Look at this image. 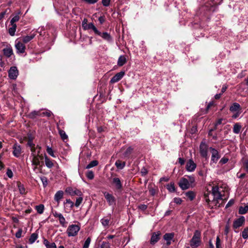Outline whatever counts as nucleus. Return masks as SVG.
I'll return each instance as SVG.
<instances>
[{
	"instance_id": "obj_60",
	"label": "nucleus",
	"mask_w": 248,
	"mask_h": 248,
	"mask_svg": "<svg viewBox=\"0 0 248 248\" xmlns=\"http://www.w3.org/2000/svg\"><path fill=\"white\" fill-rule=\"evenodd\" d=\"M6 174L7 176L10 178L13 177V173L12 171L10 169H8L7 170Z\"/></svg>"
},
{
	"instance_id": "obj_27",
	"label": "nucleus",
	"mask_w": 248,
	"mask_h": 248,
	"mask_svg": "<svg viewBox=\"0 0 248 248\" xmlns=\"http://www.w3.org/2000/svg\"><path fill=\"white\" fill-rule=\"evenodd\" d=\"M126 62V59L124 55H121L118 60L117 64L119 66H123Z\"/></svg>"
},
{
	"instance_id": "obj_35",
	"label": "nucleus",
	"mask_w": 248,
	"mask_h": 248,
	"mask_svg": "<svg viewBox=\"0 0 248 248\" xmlns=\"http://www.w3.org/2000/svg\"><path fill=\"white\" fill-rule=\"evenodd\" d=\"M21 14V12L19 11L16 15L11 19L10 23L11 25L16 24L15 22L18 21L19 20V15Z\"/></svg>"
},
{
	"instance_id": "obj_24",
	"label": "nucleus",
	"mask_w": 248,
	"mask_h": 248,
	"mask_svg": "<svg viewBox=\"0 0 248 248\" xmlns=\"http://www.w3.org/2000/svg\"><path fill=\"white\" fill-rule=\"evenodd\" d=\"M92 30L94 33L96 34V32H98L97 29L95 27L93 23H90L88 24L87 25H85V27L83 29L84 30Z\"/></svg>"
},
{
	"instance_id": "obj_63",
	"label": "nucleus",
	"mask_w": 248,
	"mask_h": 248,
	"mask_svg": "<svg viewBox=\"0 0 248 248\" xmlns=\"http://www.w3.org/2000/svg\"><path fill=\"white\" fill-rule=\"evenodd\" d=\"M234 203V201L233 199L230 200L226 205V208H228L232 206Z\"/></svg>"
},
{
	"instance_id": "obj_7",
	"label": "nucleus",
	"mask_w": 248,
	"mask_h": 248,
	"mask_svg": "<svg viewBox=\"0 0 248 248\" xmlns=\"http://www.w3.org/2000/svg\"><path fill=\"white\" fill-rule=\"evenodd\" d=\"M15 48L16 53L18 54H23L25 51V46L22 42L16 40L15 41Z\"/></svg>"
},
{
	"instance_id": "obj_44",
	"label": "nucleus",
	"mask_w": 248,
	"mask_h": 248,
	"mask_svg": "<svg viewBox=\"0 0 248 248\" xmlns=\"http://www.w3.org/2000/svg\"><path fill=\"white\" fill-rule=\"evenodd\" d=\"M41 180L42 182L44 187H46L48 184L47 179L45 176H42L40 177Z\"/></svg>"
},
{
	"instance_id": "obj_10",
	"label": "nucleus",
	"mask_w": 248,
	"mask_h": 248,
	"mask_svg": "<svg viewBox=\"0 0 248 248\" xmlns=\"http://www.w3.org/2000/svg\"><path fill=\"white\" fill-rule=\"evenodd\" d=\"M200 152L201 155L206 158L208 155V146L204 142H202L200 145Z\"/></svg>"
},
{
	"instance_id": "obj_54",
	"label": "nucleus",
	"mask_w": 248,
	"mask_h": 248,
	"mask_svg": "<svg viewBox=\"0 0 248 248\" xmlns=\"http://www.w3.org/2000/svg\"><path fill=\"white\" fill-rule=\"evenodd\" d=\"M109 221V219L107 218H103L101 220V223L104 226H108V225Z\"/></svg>"
},
{
	"instance_id": "obj_16",
	"label": "nucleus",
	"mask_w": 248,
	"mask_h": 248,
	"mask_svg": "<svg viewBox=\"0 0 248 248\" xmlns=\"http://www.w3.org/2000/svg\"><path fill=\"white\" fill-rule=\"evenodd\" d=\"M161 233L159 232H154L152 233L150 241L152 245H154L160 239Z\"/></svg>"
},
{
	"instance_id": "obj_13",
	"label": "nucleus",
	"mask_w": 248,
	"mask_h": 248,
	"mask_svg": "<svg viewBox=\"0 0 248 248\" xmlns=\"http://www.w3.org/2000/svg\"><path fill=\"white\" fill-rule=\"evenodd\" d=\"M196 164L194 163V161L190 159H189L186 163V168L187 171L193 172L196 168Z\"/></svg>"
},
{
	"instance_id": "obj_26",
	"label": "nucleus",
	"mask_w": 248,
	"mask_h": 248,
	"mask_svg": "<svg viewBox=\"0 0 248 248\" xmlns=\"http://www.w3.org/2000/svg\"><path fill=\"white\" fill-rule=\"evenodd\" d=\"M185 195L191 201H193L196 197V193L193 191H188L186 192Z\"/></svg>"
},
{
	"instance_id": "obj_45",
	"label": "nucleus",
	"mask_w": 248,
	"mask_h": 248,
	"mask_svg": "<svg viewBox=\"0 0 248 248\" xmlns=\"http://www.w3.org/2000/svg\"><path fill=\"white\" fill-rule=\"evenodd\" d=\"M242 236L245 239L248 238V228H245L243 231L242 232Z\"/></svg>"
},
{
	"instance_id": "obj_30",
	"label": "nucleus",
	"mask_w": 248,
	"mask_h": 248,
	"mask_svg": "<svg viewBox=\"0 0 248 248\" xmlns=\"http://www.w3.org/2000/svg\"><path fill=\"white\" fill-rule=\"evenodd\" d=\"M240 108V105L237 103H234L230 108V110L231 112L238 111Z\"/></svg>"
},
{
	"instance_id": "obj_18",
	"label": "nucleus",
	"mask_w": 248,
	"mask_h": 248,
	"mask_svg": "<svg viewBox=\"0 0 248 248\" xmlns=\"http://www.w3.org/2000/svg\"><path fill=\"white\" fill-rule=\"evenodd\" d=\"M245 218L244 216H241L239 218L235 220L233 222V227L234 229H237L241 227L244 223Z\"/></svg>"
},
{
	"instance_id": "obj_33",
	"label": "nucleus",
	"mask_w": 248,
	"mask_h": 248,
	"mask_svg": "<svg viewBox=\"0 0 248 248\" xmlns=\"http://www.w3.org/2000/svg\"><path fill=\"white\" fill-rule=\"evenodd\" d=\"M37 116H40V111L34 110L28 114L29 117L31 119H34Z\"/></svg>"
},
{
	"instance_id": "obj_3",
	"label": "nucleus",
	"mask_w": 248,
	"mask_h": 248,
	"mask_svg": "<svg viewBox=\"0 0 248 248\" xmlns=\"http://www.w3.org/2000/svg\"><path fill=\"white\" fill-rule=\"evenodd\" d=\"M204 200L207 205L210 208H213V206L217 204V202H216L210 192H207L204 194Z\"/></svg>"
},
{
	"instance_id": "obj_36",
	"label": "nucleus",
	"mask_w": 248,
	"mask_h": 248,
	"mask_svg": "<svg viewBox=\"0 0 248 248\" xmlns=\"http://www.w3.org/2000/svg\"><path fill=\"white\" fill-rule=\"evenodd\" d=\"M44 205L42 204L36 205L35 207V209L39 214H42L44 212Z\"/></svg>"
},
{
	"instance_id": "obj_15",
	"label": "nucleus",
	"mask_w": 248,
	"mask_h": 248,
	"mask_svg": "<svg viewBox=\"0 0 248 248\" xmlns=\"http://www.w3.org/2000/svg\"><path fill=\"white\" fill-rule=\"evenodd\" d=\"M2 51L4 56L7 58H9L14 54L12 47L9 44L6 45V47L3 49Z\"/></svg>"
},
{
	"instance_id": "obj_12",
	"label": "nucleus",
	"mask_w": 248,
	"mask_h": 248,
	"mask_svg": "<svg viewBox=\"0 0 248 248\" xmlns=\"http://www.w3.org/2000/svg\"><path fill=\"white\" fill-rule=\"evenodd\" d=\"M210 150L212 153L211 161L216 163L220 157L218 152L215 149L210 147Z\"/></svg>"
},
{
	"instance_id": "obj_50",
	"label": "nucleus",
	"mask_w": 248,
	"mask_h": 248,
	"mask_svg": "<svg viewBox=\"0 0 248 248\" xmlns=\"http://www.w3.org/2000/svg\"><path fill=\"white\" fill-rule=\"evenodd\" d=\"M83 201V198L82 197H79L77 199L74 205H75L77 207H78L80 204Z\"/></svg>"
},
{
	"instance_id": "obj_9",
	"label": "nucleus",
	"mask_w": 248,
	"mask_h": 248,
	"mask_svg": "<svg viewBox=\"0 0 248 248\" xmlns=\"http://www.w3.org/2000/svg\"><path fill=\"white\" fill-rule=\"evenodd\" d=\"M178 185L181 189L183 190L188 189L190 186V184L188 180L184 177L180 179Z\"/></svg>"
},
{
	"instance_id": "obj_38",
	"label": "nucleus",
	"mask_w": 248,
	"mask_h": 248,
	"mask_svg": "<svg viewBox=\"0 0 248 248\" xmlns=\"http://www.w3.org/2000/svg\"><path fill=\"white\" fill-rule=\"evenodd\" d=\"M59 133L61 138L62 139V140L63 141H65V140L67 139L68 136L66 135V134L65 133L64 131L61 130V129H59Z\"/></svg>"
},
{
	"instance_id": "obj_46",
	"label": "nucleus",
	"mask_w": 248,
	"mask_h": 248,
	"mask_svg": "<svg viewBox=\"0 0 248 248\" xmlns=\"http://www.w3.org/2000/svg\"><path fill=\"white\" fill-rule=\"evenodd\" d=\"M47 153L52 157H56V155L54 154V152L51 147L47 146L46 148Z\"/></svg>"
},
{
	"instance_id": "obj_53",
	"label": "nucleus",
	"mask_w": 248,
	"mask_h": 248,
	"mask_svg": "<svg viewBox=\"0 0 248 248\" xmlns=\"http://www.w3.org/2000/svg\"><path fill=\"white\" fill-rule=\"evenodd\" d=\"M216 248H222L220 240L218 236H217L216 239Z\"/></svg>"
},
{
	"instance_id": "obj_61",
	"label": "nucleus",
	"mask_w": 248,
	"mask_h": 248,
	"mask_svg": "<svg viewBox=\"0 0 248 248\" xmlns=\"http://www.w3.org/2000/svg\"><path fill=\"white\" fill-rule=\"evenodd\" d=\"M138 208L142 211H144L147 208V206L145 204H140L138 206Z\"/></svg>"
},
{
	"instance_id": "obj_25",
	"label": "nucleus",
	"mask_w": 248,
	"mask_h": 248,
	"mask_svg": "<svg viewBox=\"0 0 248 248\" xmlns=\"http://www.w3.org/2000/svg\"><path fill=\"white\" fill-rule=\"evenodd\" d=\"M45 162L46 167L49 169H51L54 166V164L52 160L46 155H45Z\"/></svg>"
},
{
	"instance_id": "obj_43",
	"label": "nucleus",
	"mask_w": 248,
	"mask_h": 248,
	"mask_svg": "<svg viewBox=\"0 0 248 248\" xmlns=\"http://www.w3.org/2000/svg\"><path fill=\"white\" fill-rule=\"evenodd\" d=\"M91 242V238L88 237L84 243L83 248H89Z\"/></svg>"
},
{
	"instance_id": "obj_1",
	"label": "nucleus",
	"mask_w": 248,
	"mask_h": 248,
	"mask_svg": "<svg viewBox=\"0 0 248 248\" xmlns=\"http://www.w3.org/2000/svg\"><path fill=\"white\" fill-rule=\"evenodd\" d=\"M190 245L192 248H197L202 244L201 232L198 230L195 231L193 235L190 240Z\"/></svg>"
},
{
	"instance_id": "obj_42",
	"label": "nucleus",
	"mask_w": 248,
	"mask_h": 248,
	"mask_svg": "<svg viewBox=\"0 0 248 248\" xmlns=\"http://www.w3.org/2000/svg\"><path fill=\"white\" fill-rule=\"evenodd\" d=\"M98 164V162L97 160H93L91 161L86 167V169H90L93 167L96 166Z\"/></svg>"
},
{
	"instance_id": "obj_47",
	"label": "nucleus",
	"mask_w": 248,
	"mask_h": 248,
	"mask_svg": "<svg viewBox=\"0 0 248 248\" xmlns=\"http://www.w3.org/2000/svg\"><path fill=\"white\" fill-rule=\"evenodd\" d=\"M86 177L90 180H92L94 178V173L93 171L89 170L86 173Z\"/></svg>"
},
{
	"instance_id": "obj_5",
	"label": "nucleus",
	"mask_w": 248,
	"mask_h": 248,
	"mask_svg": "<svg viewBox=\"0 0 248 248\" xmlns=\"http://www.w3.org/2000/svg\"><path fill=\"white\" fill-rule=\"evenodd\" d=\"M213 198L217 203L218 200L222 199V195L219 191V188L217 186H213L212 188V192L211 193Z\"/></svg>"
},
{
	"instance_id": "obj_49",
	"label": "nucleus",
	"mask_w": 248,
	"mask_h": 248,
	"mask_svg": "<svg viewBox=\"0 0 248 248\" xmlns=\"http://www.w3.org/2000/svg\"><path fill=\"white\" fill-rule=\"evenodd\" d=\"M100 248H110V244L108 242L103 241L101 243Z\"/></svg>"
},
{
	"instance_id": "obj_8",
	"label": "nucleus",
	"mask_w": 248,
	"mask_h": 248,
	"mask_svg": "<svg viewBox=\"0 0 248 248\" xmlns=\"http://www.w3.org/2000/svg\"><path fill=\"white\" fill-rule=\"evenodd\" d=\"M52 214L55 217L59 219V222L62 226L63 227H66L67 222L62 214L58 213L57 211H54L52 212Z\"/></svg>"
},
{
	"instance_id": "obj_19",
	"label": "nucleus",
	"mask_w": 248,
	"mask_h": 248,
	"mask_svg": "<svg viewBox=\"0 0 248 248\" xmlns=\"http://www.w3.org/2000/svg\"><path fill=\"white\" fill-rule=\"evenodd\" d=\"M65 192L71 196L78 195L81 196L82 195V193L77 188L74 189L71 187H67L65 190Z\"/></svg>"
},
{
	"instance_id": "obj_51",
	"label": "nucleus",
	"mask_w": 248,
	"mask_h": 248,
	"mask_svg": "<svg viewBox=\"0 0 248 248\" xmlns=\"http://www.w3.org/2000/svg\"><path fill=\"white\" fill-rule=\"evenodd\" d=\"M51 112L50 111H44L43 112H40V116L41 117H44L45 116H46L48 117H50L51 116Z\"/></svg>"
},
{
	"instance_id": "obj_14",
	"label": "nucleus",
	"mask_w": 248,
	"mask_h": 248,
	"mask_svg": "<svg viewBox=\"0 0 248 248\" xmlns=\"http://www.w3.org/2000/svg\"><path fill=\"white\" fill-rule=\"evenodd\" d=\"M125 73L124 71H121L114 75L110 79V82L111 83H114L120 80L124 76Z\"/></svg>"
},
{
	"instance_id": "obj_37",
	"label": "nucleus",
	"mask_w": 248,
	"mask_h": 248,
	"mask_svg": "<svg viewBox=\"0 0 248 248\" xmlns=\"http://www.w3.org/2000/svg\"><path fill=\"white\" fill-rule=\"evenodd\" d=\"M167 189L170 192H174L176 190L174 184L173 183H170L167 185Z\"/></svg>"
},
{
	"instance_id": "obj_4",
	"label": "nucleus",
	"mask_w": 248,
	"mask_h": 248,
	"mask_svg": "<svg viewBox=\"0 0 248 248\" xmlns=\"http://www.w3.org/2000/svg\"><path fill=\"white\" fill-rule=\"evenodd\" d=\"M104 196L109 206L114 207L116 204V199L114 196L108 192H103Z\"/></svg>"
},
{
	"instance_id": "obj_22",
	"label": "nucleus",
	"mask_w": 248,
	"mask_h": 248,
	"mask_svg": "<svg viewBox=\"0 0 248 248\" xmlns=\"http://www.w3.org/2000/svg\"><path fill=\"white\" fill-rule=\"evenodd\" d=\"M43 244L46 248H57L56 245L54 242H50L46 239H44Z\"/></svg>"
},
{
	"instance_id": "obj_41",
	"label": "nucleus",
	"mask_w": 248,
	"mask_h": 248,
	"mask_svg": "<svg viewBox=\"0 0 248 248\" xmlns=\"http://www.w3.org/2000/svg\"><path fill=\"white\" fill-rule=\"evenodd\" d=\"M133 148L131 146L128 147L124 153V155L125 157H128L132 153Z\"/></svg>"
},
{
	"instance_id": "obj_56",
	"label": "nucleus",
	"mask_w": 248,
	"mask_h": 248,
	"mask_svg": "<svg viewBox=\"0 0 248 248\" xmlns=\"http://www.w3.org/2000/svg\"><path fill=\"white\" fill-rule=\"evenodd\" d=\"M148 189H149L150 194L152 196H154L155 195V192H156V189L155 188L152 187L151 186H150V187L149 186Z\"/></svg>"
},
{
	"instance_id": "obj_2",
	"label": "nucleus",
	"mask_w": 248,
	"mask_h": 248,
	"mask_svg": "<svg viewBox=\"0 0 248 248\" xmlns=\"http://www.w3.org/2000/svg\"><path fill=\"white\" fill-rule=\"evenodd\" d=\"M80 227L76 224H72L68 226L67 229V233L69 237L75 236L78 234Z\"/></svg>"
},
{
	"instance_id": "obj_17",
	"label": "nucleus",
	"mask_w": 248,
	"mask_h": 248,
	"mask_svg": "<svg viewBox=\"0 0 248 248\" xmlns=\"http://www.w3.org/2000/svg\"><path fill=\"white\" fill-rule=\"evenodd\" d=\"M96 34L101 36L103 39L108 42L112 41V38L111 35L107 32H101L98 30V32H96Z\"/></svg>"
},
{
	"instance_id": "obj_28",
	"label": "nucleus",
	"mask_w": 248,
	"mask_h": 248,
	"mask_svg": "<svg viewBox=\"0 0 248 248\" xmlns=\"http://www.w3.org/2000/svg\"><path fill=\"white\" fill-rule=\"evenodd\" d=\"M40 159L39 155H34L33 159L31 161L32 165L37 166L40 165Z\"/></svg>"
},
{
	"instance_id": "obj_6",
	"label": "nucleus",
	"mask_w": 248,
	"mask_h": 248,
	"mask_svg": "<svg viewBox=\"0 0 248 248\" xmlns=\"http://www.w3.org/2000/svg\"><path fill=\"white\" fill-rule=\"evenodd\" d=\"M8 77L11 79L15 80L19 74L17 68L16 66H12L8 70Z\"/></svg>"
},
{
	"instance_id": "obj_64",
	"label": "nucleus",
	"mask_w": 248,
	"mask_h": 248,
	"mask_svg": "<svg viewBox=\"0 0 248 248\" xmlns=\"http://www.w3.org/2000/svg\"><path fill=\"white\" fill-rule=\"evenodd\" d=\"M178 162L181 165H183L185 163V159L183 158L179 157L178 158Z\"/></svg>"
},
{
	"instance_id": "obj_11",
	"label": "nucleus",
	"mask_w": 248,
	"mask_h": 248,
	"mask_svg": "<svg viewBox=\"0 0 248 248\" xmlns=\"http://www.w3.org/2000/svg\"><path fill=\"white\" fill-rule=\"evenodd\" d=\"M13 154L16 157H19L21 154V146L17 143L14 144L13 146Z\"/></svg>"
},
{
	"instance_id": "obj_55",
	"label": "nucleus",
	"mask_w": 248,
	"mask_h": 248,
	"mask_svg": "<svg viewBox=\"0 0 248 248\" xmlns=\"http://www.w3.org/2000/svg\"><path fill=\"white\" fill-rule=\"evenodd\" d=\"M23 231L21 228L19 229L18 231L16 233L15 236L17 238H20L22 236Z\"/></svg>"
},
{
	"instance_id": "obj_31",
	"label": "nucleus",
	"mask_w": 248,
	"mask_h": 248,
	"mask_svg": "<svg viewBox=\"0 0 248 248\" xmlns=\"http://www.w3.org/2000/svg\"><path fill=\"white\" fill-rule=\"evenodd\" d=\"M38 234L36 233H33L31 234L30 236L29 239V242L30 244H32L37 240L38 238Z\"/></svg>"
},
{
	"instance_id": "obj_20",
	"label": "nucleus",
	"mask_w": 248,
	"mask_h": 248,
	"mask_svg": "<svg viewBox=\"0 0 248 248\" xmlns=\"http://www.w3.org/2000/svg\"><path fill=\"white\" fill-rule=\"evenodd\" d=\"M112 183L117 190H121L123 187L122 183L120 178L114 177L112 179Z\"/></svg>"
},
{
	"instance_id": "obj_34",
	"label": "nucleus",
	"mask_w": 248,
	"mask_h": 248,
	"mask_svg": "<svg viewBox=\"0 0 248 248\" xmlns=\"http://www.w3.org/2000/svg\"><path fill=\"white\" fill-rule=\"evenodd\" d=\"M241 125L238 124H235L233 127V132L235 134H239L241 129Z\"/></svg>"
},
{
	"instance_id": "obj_29",
	"label": "nucleus",
	"mask_w": 248,
	"mask_h": 248,
	"mask_svg": "<svg viewBox=\"0 0 248 248\" xmlns=\"http://www.w3.org/2000/svg\"><path fill=\"white\" fill-rule=\"evenodd\" d=\"M35 34L33 33L29 35H26L23 37L22 40L24 43H27L31 41L35 37Z\"/></svg>"
},
{
	"instance_id": "obj_40",
	"label": "nucleus",
	"mask_w": 248,
	"mask_h": 248,
	"mask_svg": "<svg viewBox=\"0 0 248 248\" xmlns=\"http://www.w3.org/2000/svg\"><path fill=\"white\" fill-rule=\"evenodd\" d=\"M248 211V205H246L244 207L241 206L239 208V214H245Z\"/></svg>"
},
{
	"instance_id": "obj_52",
	"label": "nucleus",
	"mask_w": 248,
	"mask_h": 248,
	"mask_svg": "<svg viewBox=\"0 0 248 248\" xmlns=\"http://www.w3.org/2000/svg\"><path fill=\"white\" fill-rule=\"evenodd\" d=\"M64 204H68L71 208L74 206V203L70 199H66Z\"/></svg>"
},
{
	"instance_id": "obj_57",
	"label": "nucleus",
	"mask_w": 248,
	"mask_h": 248,
	"mask_svg": "<svg viewBox=\"0 0 248 248\" xmlns=\"http://www.w3.org/2000/svg\"><path fill=\"white\" fill-rule=\"evenodd\" d=\"M110 0H102V3L104 6L108 7L109 5Z\"/></svg>"
},
{
	"instance_id": "obj_59",
	"label": "nucleus",
	"mask_w": 248,
	"mask_h": 248,
	"mask_svg": "<svg viewBox=\"0 0 248 248\" xmlns=\"http://www.w3.org/2000/svg\"><path fill=\"white\" fill-rule=\"evenodd\" d=\"M228 160H229V159L228 158L223 157L220 159L219 162H220V163H221L222 164H225L228 162Z\"/></svg>"
},
{
	"instance_id": "obj_39",
	"label": "nucleus",
	"mask_w": 248,
	"mask_h": 248,
	"mask_svg": "<svg viewBox=\"0 0 248 248\" xmlns=\"http://www.w3.org/2000/svg\"><path fill=\"white\" fill-rule=\"evenodd\" d=\"M12 27L9 29V33L11 36H14L15 34V32L16 29V25H11Z\"/></svg>"
},
{
	"instance_id": "obj_48",
	"label": "nucleus",
	"mask_w": 248,
	"mask_h": 248,
	"mask_svg": "<svg viewBox=\"0 0 248 248\" xmlns=\"http://www.w3.org/2000/svg\"><path fill=\"white\" fill-rule=\"evenodd\" d=\"M18 188L20 194L23 195L25 193V189L23 185L19 184L18 185Z\"/></svg>"
},
{
	"instance_id": "obj_21",
	"label": "nucleus",
	"mask_w": 248,
	"mask_h": 248,
	"mask_svg": "<svg viewBox=\"0 0 248 248\" xmlns=\"http://www.w3.org/2000/svg\"><path fill=\"white\" fill-rule=\"evenodd\" d=\"M174 237L173 233H165L163 236V238L166 241L167 245H170L171 244V240Z\"/></svg>"
},
{
	"instance_id": "obj_23",
	"label": "nucleus",
	"mask_w": 248,
	"mask_h": 248,
	"mask_svg": "<svg viewBox=\"0 0 248 248\" xmlns=\"http://www.w3.org/2000/svg\"><path fill=\"white\" fill-rule=\"evenodd\" d=\"M63 196V192L62 190L58 191L54 196V200L58 203H59L60 200L62 198Z\"/></svg>"
},
{
	"instance_id": "obj_58",
	"label": "nucleus",
	"mask_w": 248,
	"mask_h": 248,
	"mask_svg": "<svg viewBox=\"0 0 248 248\" xmlns=\"http://www.w3.org/2000/svg\"><path fill=\"white\" fill-rule=\"evenodd\" d=\"M173 201L176 204H180L182 203V200L180 198L176 197L174 198Z\"/></svg>"
},
{
	"instance_id": "obj_62",
	"label": "nucleus",
	"mask_w": 248,
	"mask_h": 248,
	"mask_svg": "<svg viewBox=\"0 0 248 248\" xmlns=\"http://www.w3.org/2000/svg\"><path fill=\"white\" fill-rule=\"evenodd\" d=\"M140 173L142 176H145L148 173V171L145 168L143 167L141 169Z\"/></svg>"
},
{
	"instance_id": "obj_32",
	"label": "nucleus",
	"mask_w": 248,
	"mask_h": 248,
	"mask_svg": "<svg viewBox=\"0 0 248 248\" xmlns=\"http://www.w3.org/2000/svg\"><path fill=\"white\" fill-rule=\"evenodd\" d=\"M115 165L118 169L122 170L125 166V162H122L120 160H117L115 162Z\"/></svg>"
}]
</instances>
